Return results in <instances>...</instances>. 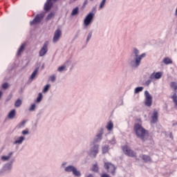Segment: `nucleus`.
Returning a JSON list of instances; mask_svg holds the SVG:
<instances>
[{
    "mask_svg": "<svg viewBox=\"0 0 177 177\" xmlns=\"http://www.w3.org/2000/svg\"><path fill=\"white\" fill-rule=\"evenodd\" d=\"M140 52L138 50V48H134L133 51L130 55L127 61V64L131 68H138L139 66H140V63H142V59L145 58L146 56V53H142L140 55Z\"/></svg>",
    "mask_w": 177,
    "mask_h": 177,
    "instance_id": "f257e3e1",
    "label": "nucleus"
},
{
    "mask_svg": "<svg viewBox=\"0 0 177 177\" xmlns=\"http://www.w3.org/2000/svg\"><path fill=\"white\" fill-rule=\"evenodd\" d=\"M134 132L139 139L142 140V142H147L149 139V131L146 130L142 124L139 123H136L134 124Z\"/></svg>",
    "mask_w": 177,
    "mask_h": 177,
    "instance_id": "f03ea898",
    "label": "nucleus"
},
{
    "mask_svg": "<svg viewBox=\"0 0 177 177\" xmlns=\"http://www.w3.org/2000/svg\"><path fill=\"white\" fill-rule=\"evenodd\" d=\"M161 77H162V73L161 72H153L149 75V80L145 82L144 85H145V86H149L153 81L160 80Z\"/></svg>",
    "mask_w": 177,
    "mask_h": 177,
    "instance_id": "7ed1b4c3",
    "label": "nucleus"
},
{
    "mask_svg": "<svg viewBox=\"0 0 177 177\" xmlns=\"http://www.w3.org/2000/svg\"><path fill=\"white\" fill-rule=\"evenodd\" d=\"M97 153H99V145L91 142L90 149L88 151V156H91V157H96Z\"/></svg>",
    "mask_w": 177,
    "mask_h": 177,
    "instance_id": "20e7f679",
    "label": "nucleus"
},
{
    "mask_svg": "<svg viewBox=\"0 0 177 177\" xmlns=\"http://www.w3.org/2000/svg\"><path fill=\"white\" fill-rule=\"evenodd\" d=\"M64 171L65 172H72L73 175L76 176V177H81V171H78V169H77V167H75L73 165H69L67 166L64 168Z\"/></svg>",
    "mask_w": 177,
    "mask_h": 177,
    "instance_id": "39448f33",
    "label": "nucleus"
},
{
    "mask_svg": "<svg viewBox=\"0 0 177 177\" xmlns=\"http://www.w3.org/2000/svg\"><path fill=\"white\" fill-rule=\"evenodd\" d=\"M95 17V14L93 12H89L85 17L84 20V28H86L93 21V18Z\"/></svg>",
    "mask_w": 177,
    "mask_h": 177,
    "instance_id": "423d86ee",
    "label": "nucleus"
},
{
    "mask_svg": "<svg viewBox=\"0 0 177 177\" xmlns=\"http://www.w3.org/2000/svg\"><path fill=\"white\" fill-rule=\"evenodd\" d=\"M145 104L147 107H151V104H153V97L150 95L147 91H145Z\"/></svg>",
    "mask_w": 177,
    "mask_h": 177,
    "instance_id": "0eeeda50",
    "label": "nucleus"
},
{
    "mask_svg": "<svg viewBox=\"0 0 177 177\" xmlns=\"http://www.w3.org/2000/svg\"><path fill=\"white\" fill-rule=\"evenodd\" d=\"M44 17H45V14L44 12L37 14L35 18L30 22V26H34V24L41 23L44 19Z\"/></svg>",
    "mask_w": 177,
    "mask_h": 177,
    "instance_id": "6e6552de",
    "label": "nucleus"
},
{
    "mask_svg": "<svg viewBox=\"0 0 177 177\" xmlns=\"http://www.w3.org/2000/svg\"><path fill=\"white\" fill-rule=\"evenodd\" d=\"M104 168L107 170L108 172L112 175H115V166L111 162H105Z\"/></svg>",
    "mask_w": 177,
    "mask_h": 177,
    "instance_id": "1a4fd4ad",
    "label": "nucleus"
},
{
    "mask_svg": "<svg viewBox=\"0 0 177 177\" xmlns=\"http://www.w3.org/2000/svg\"><path fill=\"white\" fill-rule=\"evenodd\" d=\"M15 162V159H11L9 162H7L2 168L1 172H10L12 168V164Z\"/></svg>",
    "mask_w": 177,
    "mask_h": 177,
    "instance_id": "9d476101",
    "label": "nucleus"
},
{
    "mask_svg": "<svg viewBox=\"0 0 177 177\" xmlns=\"http://www.w3.org/2000/svg\"><path fill=\"white\" fill-rule=\"evenodd\" d=\"M123 152L126 156H128L129 157H136V153L133 151V150L130 149L128 146H124L122 147Z\"/></svg>",
    "mask_w": 177,
    "mask_h": 177,
    "instance_id": "9b49d317",
    "label": "nucleus"
},
{
    "mask_svg": "<svg viewBox=\"0 0 177 177\" xmlns=\"http://www.w3.org/2000/svg\"><path fill=\"white\" fill-rule=\"evenodd\" d=\"M48 45H49V42L45 41L43 47L40 49L39 52V56H40V57H44L46 55V53H48Z\"/></svg>",
    "mask_w": 177,
    "mask_h": 177,
    "instance_id": "f8f14e48",
    "label": "nucleus"
},
{
    "mask_svg": "<svg viewBox=\"0 0 177 177\" xmlns=\"http://www.w3.org/2000/svg\"><path fill=\"white\" fill-rule=\"evenodd\" d=\"M60 37H62V30L57 29L54 32L53 42H54V44H56V42H59V39H60Z\"/></svg>",
    "mask_w": 177,
    "mask_h": 177,
    "instance_id": "ddd939ff",
    "label": "nucleus"
},
{
    "mask_svg": "<svg viewBox=\"0 0 177 177\" xmlns=\"http://www.w3.org/2000/svg\"><path fill=\"white\" fill-rule=\"evenodd\" d=\"M102 139H103V129H102L100 132L95 136L91 143L96 145V143H99Z\"/></svg>",
    "mask_w": 177,
    "mask_h": 177,
    "instance_id": "4468645a",
    "label": "nucleus"
},
{
    "mask_svg": "<svg viewBox=\"0 0 177 177\" xmlns=\"http://www.w3.org/2000/svg\"><path fill=\"white\" fill-rule=\"evenodd\" d=\"M151 124H156L157 123V121H158V112L157 110L154 109L152 113V115L151 116Z\"/></svg>",
    "mask_w": 177,
    "mask_h": 177,
    "instance_id": "2eb2a0df",
    "label": "nucleus"
},
{
    "mask_svg": "<svg viewBox=\"0 0 177 177\" xmlns=\"http://www.w3.org/2000/svg\"><path fill=\"white\" fill-rule=\"evenodd\" d=\"M57 1V0H53ZM53 3H52V0H47L45 5H44V10L46 12H48V10H50V8H52Z\"/></svg>",
    "mask_w": 177,
    "mask_h": 177,
    "instance_id": "dca6fc26",
    "label": "nucleus"
},
{
    "mask_svg": "<svg viewBox=\"0 0 177 177\" xmlns=\"http://www.w3.org/2000/svg\"><path fill=\"white\" fill-rule=\"evenodd\" d=\"M14 152L11 151L9 152V153L8 154V156H2L1 158V161H9V160H10V158L13 156Z\"/></svg>",
    "mask_w": 177,
    "mask_h": 177,
    "instance_id": "f3484780",
    "label": "nucleus"
},
{
    "mask_svg": "<svg viewBox=\"0 0 177 177\" xmlns=\"http://www.w3.org/2000/svg\"><path fill=\"white\" fill-rule=\"evenodd\" d=\"M24 140H26V137L20 136L17 140L13 142V145H22Z\"/></svg>",
    "mask_w": 177,
    "mask_h": 177,
    "instance_id": "a211bd4d",
    "label": "nucleus"
},
{
    "mask_svg": "<svg viewBox=\"0 0 177 177\" xmlns=\"http://www.w3.org/2000/svg\"><path fill=\"white\" fill-rule=\"evenodd\" d=\"M15 117H16V109H12L9 112L8 118H10V120H13Z\"/></svg>",
    "mask_w": 177,
    "mask_h": 177,
    "instance_id": "6ab92c4d",
    "label": "nucleus"
},
{
    "mask_svg": "<svg viewBox=\"0 0 177 177\" xmlns=\"http://www.w3.org/2000/svg\"><path fill=\"white\" fill-rule=\"evenodd\" d=\"M106 128L107 131H113V128H114V124H113V122L111 121L108 122V123L106 124Z\"/></svg>",
    "mask_w": 177,
    "mask_h": 177,
    "instance_id": "aec40b11",
    "label": "nucleus"
},
{
    "mask_svg": "<svg viewBox=\"0 0 177 177\" xmlns=\"http://www.w3.org/2000/svg\"><path fill=\"white\" fill-rule=\"evenodd\" d=\"M141 158L145 162H151V158L147 155H142Z\"/></svg>",
    "mask_w": 177,
    "mask_h": 177,
    "instance_id": "412c9836",
    "label": "nucleus"
},
{
    "mask_svg": "<svg viewBox=\"0 0 177 177\" xmlns=\"http://www.w3.org/2000/svg\"><path fill=\"white\" fill-rule=\"evenodd\" d=\"M109 150H110V147H109V145H105L102 147V154H106V153H109Z\"/></svg>",
    "mask_w": 177,
    "mask_h": 177,
    "instance_id": "4be33fe9",
    "label": "nucleus"
},
{
    "mask_svg": "<svg viewBox=\"0 0 177 177\" xmlns=\"http://www.w3.org/2000/svg\"><path fill=\"white\" fill-rule=\"evenodd\" d=\"M38 73V68H37L34 71L33 73H32V75H30V80H31V81H32V80H34L37 75Z\"/></svg>",
    "mask_w": 177,
    "mask_h": 177,
    "instance_id": "5701e85b",
    "label": "nucleus"
},
{
    "mask_svg": "<svg viewBox=\"0 0 177 177\" xmlns=\"http://www.w3.org/2000/svg\"><path fill=\"white\" fill-rule=\"evenodd\" d=\"M66 65H62L57 68V71H59V73H63V71H66Z\"/></svg>",
    "mask_w": 177,
    "mask_h": 177,
    "instance_id": "b1692460",
    "label": "nucleus"
},
{
    "mask_svg": "<svg viewBox=\"0 0 177 177\" xmlns=\"http://www.w3.org/2000/svg\"><path fill=\"white\" fill-rule=\"evenodd\" d=\"M42 97H44V96L42 95V93H39L38 97L36 99V103H41Z\"/></svg>",
    "mask_w": 177,
    "mask_h": 177,
    "instance_id": "393cba45",
    "label": "nucleus"
},
{
    "mask_svg": "<svg viewBox=\"0 0 177 177\" xmlns=\"http://www.w3.org/2000/svg\"><path fill=\"white\" fill-rule=\"evenodd\" d=\"M170 86H171V88L172 89H174V91L175 92H176V90H177V83H176V82H171Z\"/></svg>",
    "mask_w": 177,
    "mask_h": 177,
    "instance_id": "a878e982",
    "label": "nucleus"
},
{
    "mask_svg": "<svg viewBox=\"0 0 177 177\" xmlns=\"http://www.w3.org/2000/svg\"><path fill=\"white\" fill-rule=\"evenodd\" d=\"M80 8L78 7H75L71 12V16H76V15H78V10Z\"/></svg>",
    "mask_w": 177,
    "mask_h": 177,
    "instance_id": "bb28decb",
    "label": "nucleus"
},
{
    "mask_svg": "<svg viewBox=\"0 0 177 177\" xmlns=\"http://www.w3.org/2000/svg\"><path fill=\"white\" fill-rule=\"evenodd\" d=\"M26 45L24 44H21V46H20L18 52H17V55L20 56V55H21V52H23V50H24V48H25Z\"/></svg>",
    "mask_w": 177,
    "mask_h": 177,
    "instance_id": "cd10ccee",
    "label": "nucleus"
},
{
    "mask_svg": "<svg viewBox=\"0 0 177 177\" xmlns=\"http://www.w3.org/2000/svg\"><path fill=\"white\" fill-rule=\"evenodd\" d=\"M163 63L165 64H172V60H171V59H169V58H165L164 59H163Z\"/></svg>",
    "mask_w": 177,
    "mask_h": 177,
    "instance_id": "c85d7f7f",
    "label": "nucleus"
},
{
    "mask_svg": "<svg viewBox=\"0 0 177 177\" xmlns=\"http://www.w3.org/2000/svg\"><path fill=\"white\" fill-rule=\"evenodd\" d=\"M50 88V84H46L43 89V93H46V92H48Z\"/></svg>",
    "mask_w": 177,
    "mask_h": 177,
    "instance_id": "c756f323",
    "label": "nucleus"
},
{
    "mask_svg": "<svg viewBox=\"0 0 177 177\" xmlns=\"http://www.w3.org/2000/svg\"><path fill=\"white\" fill-rule=\"evenodd\" d=\"M21 100L18 99L15 103V107H20L21 106Z\"/></svg>",
    "mask_w": 177,
    "mask_h": 177,
    "instance_id": "7c9ffc66",
    "label": "nucleus"
},
{
    "mask_svg": "<svg viewBox=\"0 0 177 177\" xmlns=\"http://www.w3.org/2000/svg\"><path fill=\"white\" fill-rule=\"evenodd\" d=\"M91 38H92V31L88 32L86 39V44H88V42H89V41L91 40Z\"/></svg>",
    "mask_w": 177,
    "mask_h": 177,
    "instance_id": "2f4dec72",
    "label": "nucleus"
},
{
    "mask_svg": "<svg viewBox=\"0 0 177 177\" xmlns=\"http://www.w3.org/2000/svg\"><path fill=\"white\" fill-rule=\"evenodd\" d=\"M143 91V86L137 87L135 88V93H139V92H142Z\"/></svg>",
    "mask_w": 177,
    "mask_h": 177,
    "instance_id": "473e14b6",
    "label": "nucleus"
},
{
    "mask_svg": "<svg viewBox=\"0 0 177 177\" xmlns=\"http://www.w3.org/2000/svg\"><path fill=\"white\" fill-rule=\"evenodd\" d=\"M171 99H173V102H174L175 105L177 106V95H176V93H174L172 95Z\"/></svg>",
    "mask_w": 177,
    "mask_h": 177,
    "instance_id": "72a5a7b5",
    "label": "nucleus"
},
{
    "mask_svg": "<svg viewBox=\"0 0 177 177\" xmlns=\"http://www.w3.org/2000/svg\"><path fill=\"white\" fill-rule=\"evenodd\" d=\"M36 107H37V105L35 104H32L30 105V107L29 108V111H35Z\"/></svg>",
    "mask_w": 177,
    "mask_h": 177,
    "instance_id": "f704fd0d",
    "label": "nucleus"
},
{
    "mask_svg": "<svg viewBox=\"0 0 177 177\" xmlns=\"http://www.w3.org/2000/svg\"><path fill=\"white\" fill-rule=\"evenodd\" d=\"M53 16H55V13L54 12H50L48 15V16H47V17H46V20H50V19H52V17H53Z\"/></svg>",
    "mask_w": 177,
    "mask_h": 177,
    "instance_id": "c9c22d12",
    "label": "nucleus"
},
{
    "mask_svg": "<svg viewBox=\"0 0 177 177\" xmlns=\"http://www.w3.org/2000/svg\"><path fill=\"white\" fill-rule=\"evenodd\" d=\"M92 171H93V172H97V171H99V167H97V165H94L93 166Z\"/></svg>",
    "mask_w": 177,
    "mask_h": 177,
    "instance_id": "e433bc0d",
    "label": "nucleus"
},
{
    "mask_svg": "<svg viewBox=\"0 0 177 177\" xmlns=\"http://www.w3.org/2000/svg\"><path fill=\"white\" fill-rule=\"evenodd\" d=\"M105 3H106V0H102L100 5V9H102V8H103V6H104Z\"/></svg>",
    "mask_w": 177,
    "mask_h": 177,
    "instance_id": "4c0bfd02",
    "label": "nucleus"
},
{
    "mask_svg": "<svg viewBox=\"0 0 177 177\" xmlns=\"http://www.w3.org/2000/svg\"><path fill=\"white\" fill-rule=\"evenodd\" d=\"M50 80L51 82H55L56 81V76H55V75L50 76Z\"/></svg>",
    "mask_w": 177,
    "mask_h": 177,
    "instance_id": "58836bf2",
    "label": "nucleus"
},
{
    "mask_svg": "<svg viewBox=\"0 0 177 177\" xmlns=\"http://www.w3.org/2000/svg\"><path fill=\"white\" fill-rule=\"evenodd\" d=\"M8 86H9V84L8 83H4L2 84L3 89H8Z\"/></svg>",
    "mask_w": 177,
    "mask_h": 177,
    "instance_id": "ea45409f",
    "label": "nucleus"
},
{
    "mask_svg": "<svg viewBox=\"0 0 177 177\" xmlns=\"http://www.w3.org/2000/svg\"><path fill=\"white\" fill-rule=\"evenodd\" d=\"M22 135H28V133H30V132L28 131V129H26L22 131L21 132Z\"/></svg>",
    "mask_w": 177,
    "mask_h": 177,
    "instance_id": "a19ab883",
    "label": "nucleus"
},
{
    "mask_svg": "<svg viewBox=\"0 0 177 177\" xmlns=\"http://www.w3.org/2000/svg\"><path fill=\"white\" fill-rule=\"evenodd\" d=\"M26 120H23V121L20 123L19 126H20V127H24V125L26 124Z\"/></svg>",
    "mask_w": 177,
    "mask_h": 177,
    "instance_id": "79ce46f5",
    "label": "nucleus"
},
{
    "mask_svg": "<svg viewBox=\"0 0 177 177\" xmlns=\"http://www.w3.org/2000/svg\"><path fill=\"white\" fill-rule=\"evenodd\" d=\"M111 145H115V139L113 138L112 140L110 141Z\"/></svg>",
    "mask_w": 177,
    "mask_h": 177,
    "instance_id": "37998d69",
    "label": "nucleus"
},
{
    "mask_svg": "<svg viewBox=\"0 0 177 177\" xmlns=\"http://www.w3.org/2000/svg\"><path fill=\"white\" fill-rule=\"evenodd\" d=\"M86 177H95L93 176V174H88V176H86Z\"/></svg>",
    "mask_w": 177,
    "mask_h": 177,
    "instance_id": "c03bdc74",
    "label": "nucleus"
},
{
    "mask_svg": "<svg viewBox=\"0 0 177 177\" xmlns=\"http://www.w3.org/2000/svg\"><path fill=\"white\" fill-rule=\"evenodd\" d=\"M64 165H67V162H64V163H62V167H64Z\"/></svg>",
    "mask_w": 177,
    "mask_h": 177,
    "instance_id": "a18cd8bd",
    "label": "nucleus"
},
{
    "mask_svg": "<svg viewBox=\"0 0 177 177\" xmlns=\"http://www.w3.org/2000/svg\"><path fill=\"white\" fill-rule=\"evenodd\" d=\"M2 96V91H0V97Z\"/></svg>",
    "mask_w": 177,
    "mask_h": 177,
    "instance_id": "49530a36",
    "label": "nucleus"
},
{
    "mask_svg": "<svg viewBox=\"0 0 177 177\" xmlns=\"http://www.w3.org/2000/svg\"><path fill=\"white\" fill-rule=\"evenodd\" d=\"M170 138H171V139H172V138H173V137H172V134L170 135Z\"/></svg>",
    "mask_w": 177,
    "mask_h": 177,
    "instance_id": "de8ad7c7",
    "label": "nucleus"
},
{
    "mask_svg": "<svg viewBox=\"0 0 177 177\" xmlns=\"http://www.w3.org/2000/svg\"><path fill=\"white\" fill-rule=\"evenodd\" d=\"M75 37H78V35H76Z\"/></svg>",
    "mask_w": 177,
    "mask_h": 177,
    "instance_id": "09e8293b",
    "label": "nucleus"
}]
</instances>
